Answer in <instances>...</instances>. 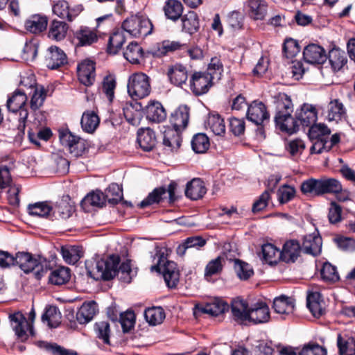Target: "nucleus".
Returning a JSON list of instances; mask_svg holds the SVG:
<instances>
[{"label": "nucleus", "instance_id": "1", "mask_svg": "<svg viewBox=\"0 0 355 355\" xmlns=\"http://www.w3.org/2000/svg\"><path fill=\"white\" fill-rule=\"evenodd\" d=\"M119 258L111 255L107 259L85 262L87 275L95 280H110L114 277L118 272H121V279L125 282H130L132 272L130 263L123 262L119 268Z\"/></svg>", "mask_w": 355, "mask_h": 355}, {"label": "nucleus", "instance_id": "2", "mask_svg": "<svg viewBox=\"0 0 355 355\" xmlns=\"http://www.w3.org/2000/svg\"><path fill=\"white\" fill-rule=\"evenodd\" d=\"M276 115L275 121L277 127L282 132L288 135L295 133L299 130L298 121L292 117L293 105L291 97L285 93H279L275 96Z\"/></svg>", "mask_w": 355, "mask_h": 355}, {"label": "nucleus", "instance_id": "3", "mask_svg": "<svg viewBox=\"0 0 355 355\" xmlns=\"http://www.w3.org/2000/svg\"><path fill=\"white\" fill-rule=\"evenodd\" d=\"M15 266H19L25 273L33 272L35 278L40 279L52 268L53 264L42 256L18 252L15 254Z\"/></svg>", "mask_w": 355, "mask_h": 355}, {"label": "nucleus", "instance_id": "4", "mask_svg": "<svg viewBox=\"0 0 355 355\" xmlns=\"http://www.w3.org/2000/svg\"><path fill=\"white\" fill-rule=\"evenodd\" d=\"M301 190L304 193L314 196L335 193L341 190V183L335 178H311L302 182Z\"/></svg>", "mask_w": 355, "mask_h": 355}, {"label": "nucleus", "instance_id": "5", "mask_svg": "<svg viewBox=\"0 0 355 355\" xmlns=\"http://www.w3.org/2000/svg\"><path fill=\"white\" fill-rule=\"evenodd\" d=\"M154 259L157 263L151 266V271L162 273L168 287H175L180 277L176 263L173 261H168L164 253H157Z\"/></svg>", "mask_w": 355, "mask_h": 355}, {"label": "nucleus", "instance_id": "6", "mask_svg": "<svg viewBox=\"0 0 355 355\" xmlns=\"http://www.w3.org/2000/svg\"><path fill=\"white\" fill-rule=\"evenodd\" d=\"M121 28L131 37L139 38L151 34L153 26L146 17L136 15L125 19L122 23Z\"/></svg>", "mask_w": 355, "mask_h": 355}, {"label": "nucleus", "instance_id": "7", "mask_svg": "<svg viewBox=\"0 0 355 355\" xmlns=\"http://www.w3.org/2000/svg\"><path fill=\"white\" fill-rule=\"evenodd\" d=\"M128 93L134 99L143 98L150 93L149 77L144 73H135L128 80Z\"/></svg>", "mask_w": 355, "mask_h": 355}, {"label": "nucleus", "instance_id": "8", "mask_svg": "<svg viewBox=\"0 0 355 355\" xmlns=\"http://www.w3.org/2000/svg\"><path fill=\"white\" fill-rule=\"evenodd\" d=\"M58 134L60 143L68 148L70 153L82 155L88 153L89 141L74 135L69 129H60Z\"/></svg>", "mask_w": 355, "mask_h": 355}, {"label": "nucleus", "instance_id": "9", "mask_svg": "<svg viewBox=\"0 0 355 355\" xmlns=\"http://www.w3.org/2000/svg\"><path fill=\"white\" fill-rule=\"evenodd\" d=\"M27 101L26 94L19 89L14 92L7 101L8 110L12 112H19L18 129L24 130L25 123L28 116L27 109L25 107Z\"/></svg>", "mask_w": 355, "mask_h": 355}, {"label": "nucleus", "instance_id": "10", "mask_svg": "<svg viewBox=\"0 0 355 355\" xmlns=\"http://www.w3.org/2000/svg\"><path fill=\"white\" fill-rule=\"evenodd\" d=\"M331 133L329 128L324 123H313L309 126L308 135L311 140H315L310 148L311 154H320L326 150L324 137Z\"/></svg>", "mask_w": 355, "mask_h": 355}, {"label": "nucleus", "instance_id": "11", "mask_svg": "<svg viewBox=\"0 0 355 355\" xmlns=\"http://www.w3.org/2000/svg\"><path fill=\"white\" fill-rule=\"evenodd\" d=\"M10 324L18 338L24 340L28 337V333L33 336L32 324L28 322L21 312H15L9 315Z\"/></svg>", "mask_w": 355, "mask_h": 355}, {"label": "nucleus", "instance_id": "12", "mask_svg": "<svg viewBox=\"0 0 355 355\" xmlns=\"http://www.w3.org/2000/svg\"><path fill=\"white\" fill-rule=\"evenodd\" d=\"M25 157L26 159H23V163H18L17 166L13 162H11L9 166H0V189H4L13 184L10 174V170L17 168L20 171H23L24 168H33L35 162L33 157Z\"/></svg>", "mask_w": 355, "mask_h": 355}, {"label": "nucleus", "instance_id": "13", "mask_svg": "<svg viewBox=\"0 0 355 355\" xmlns=\"http://www.w3.org/2000/svg\"><path fill=\"white\" fill-rule=\"evenodd\" d=\"M213 80L210 73L195 72L191 78V89L196 96L205 94L212 86Z\"/></svg>", "mask_w": 355, "mask_h": 355}, {"label": "nucleus", "instance_id": "14", "mask_svg": "<svg viewBox=\"0 0 355 355\" xmlns=\"http://www.w3.org/2000/svg\"><path fill=\"white\" fill-rule=\"evenodd\" d=\"M166 192H168V193L170 202H173L175 199V184L173 183H171L168 185V189H166L164 187H159L155 189L151 193H150L148 195V196L145 199H144L139 203V207L141 208H144L155 203H159L162 200L163 196L165 195Z\"/></svg>", "mask_w": 355, "mask_h": 355}, {"label": "nucleus", "instance_id": "15", "mask_svg": "<svg viewBox=\"0 0 355 355\" xmlns=\"http://www.w3.org/2000/svg\"><path fill=\"white\" fill-rule=\"evenodd\" d=\"M247 118L250 121L260 125L265 121L268 120L269 114L262 102L254 101L248 107Z\"/></svg>", "mask_w": 355, "mask_h": 355}, {"label": "nucleus", "instance_id": "16", "mask_svg": "<svg viewBox=\"0 0 355 355\" xmlns=\"http://www.w3.org/2000/svg\"><path fill=\"white\" fill-rule=\"evenodd\" d=\"M303 58L306 62L312 64H321L327 60L325 50L320 45L310 44L303 51Z\"/></svg>", "mask_w": 355, "mask_h": 355}, {"label": "nucleus", "instance_id": "17", "mask_svg": "<svg viewBox=\"0 0 355 355\" xmlns=\"http://www.w3.org/2000/svg\"><path fill=\"white\" fill-rule=\"evenodd\" d=\"M296 119L299 124L303 127H309L315 123L318 119V113L316 108L311 104L304 103L300 109L296 110Z\"/></svg>", "mask_w": 355, "mask_h": 355}, {"label": "nucleus", "instance_id": "18", "mask_svg": "<svg viewBox=\"0 0 355 355\" xmlns=\"http://www.w3.org/2000/svg\"><path fill=\"white\" fill-rule=\"evenodd\" d=\"M189 119V109L187 105L179 106L170 117L173 131L180 132L188 124Z\"/></svg>", "mask_w": 355, "mask_h": 355}, {"label": "nucleus", "instance_id": "19", "mask_svg": "<svg viewBox=\"0 0 355 355\" xmlns=\"http://www.w3.org/2000/svg\"><path fill=\"white\" fill-rule=\"evenodd\" d=\"M94 62L85 60L78 65V76L79 81L85 86H90L95 81Z\"/></svg>", "mask_w": 355, "mask_h": 355}, {"label": "nucleus", "instance_id": "20", "mask_svg": "<svg viewBox=\"0 0 355 355\" xmlns=\"http://www.w3.org/2000/svg\"><path fill=\"white\" fill-rule=\"evenodd\" d=\"M322 245V238L314 232L304 236L301 249L306 254L316 256L320 253Z\"/></svg>", "mask_w": 355, "mask_h": 355}, {"label": "nucleus", "instance_id": "21", "mask_svg": "<svg viewBox=\"0 0 355 355\" xmlns=\"http://www.w3.org/2000/svg\"><path fill=\"white\" fill-rule=\"evenodd\" d=\"M67 63V55L60 48L52 46L48 49L46 64L48 68L55 69Z\"/></svg>", "mask_w": 355, "mask_h": 355}, {"label": "nucleus", "instance_id": "22", "mask_svg": "<svg viewBox=\"0 0 355 355\" xmlns=\"http://www.w3.org/2000/svg\"><path fill=\"white\" fill-rule=\"evenodd\" d=\"M195 309L201 313L217 316L228 310L229 306L223 300L215 298L205 305H196Z\"/></svg>", "mask_w": 355, "mask_h": 355}, {"label": "nucleus", "instance_id": "23", "mask_svg": "<svg viewBox=\"0 0 355 355\" xmlns=\"http://www.w3.org/2000/svg\"><path fill=\"white\" fill-rule=\"evenodd\" d=\"M146 119L156 123L164 121L166 118V112L161 103L150 101L145 109Z\"/></svg>", "mask_w": 355, "mask_h": 355}, {"label": "nucleus", "instance_id": "24", "mask_svg": "<svg viewBox=\"0 0 355 355\" xmlns=\"http://www.w3.org/2000/svg\"><path fill=\"white\" fill-rule=\"evenodd\" d=\"M270 319V310L263 302H259L250 308L248 321L254 324L265 323Z\"/></svg>", "mask_w": 355, "mask_h": 355}, {"label": "nucleus", "instance_id": "25", "mask_svg": "<svg viewBox=\"0 0 355 355\" xmlns=\"http://www.w3.org/2000/svg\"><path fill=\"white\" fill-rule=\"evenodd\" d=\"M181 142L182 139L180 132L171 129L164 132L163 146L166 153H178Z\"/></svg>", "mask_w": 355, "mask_h": 355}, {"label": "nucleus", "instance_id": "26", "mask_svg": "<svg viewBox=\"0 0 355 355\" xmlns=\"http://www.w3.org/2000/svg\"><path fill=\"white\" fill-rule=\"evenodd\" d=\"M137 141L141 149L149 152L155 146V133L149 128L139 129L137 132Z\"/></svg>", "mask_w": 355, "mask_h": 355}, {"label": "nucleus", "instance_id": "27", "mask_svg": "<svg viewBox=\"0 0 355 355\" xmlns=\"http://www.w3.org/2000/svg\"><path fill=\"white\" fill-rule=\"evenodd\" d=\"M272 307L277 313L282 315L285 318L286 315L293 313L295 301L291 297L281 295L274 299Z\"/></svg>", "mask_w": 355, "mask_h": 355}, {"label": "nucleus", "instance_id": "28", "mask_svg": "<svg viewBox=\"0 0 355 355\" xmlns=\"http://www.w3.org/2000/svg\"><path fill=\"white\" fill-rule=\"evenodd\" d=\"M307 307L314 317H320L324 313V302L319 292H311L306 297Z\"/></svg>", "mask_w": 355, "mask_h": 355}, {"label": "nucleus", "instance_id": "29", "mask_svg": "<svg viewBox=\"0 0 355 355\" xmlns=\"http://www.w3.org/2000/svg\"><path fill=\"white\" fill-rule=\"evenodd\" d=\"M250 309L248 303L239 297L232 300L231 311L234 320L237 321H248Z\"/></svg>", "mask_w": 355, "mask_h": 355}, {"label": "nucleus", "instance_id": "30", "mask_svg": "<svg viewBox=\"0 0 355 355\" xmlns=\"http://www.w3.org/2000/svg\"><path fill=\"white\" fill-rule=\"evenodd\" d=\"M27 210L32 216L51 220L52 204L49 202H37L28 205Z\"/></svg>", "mask_w": 355, "mask_h": 355}, {"label": "nucleus", "instance_id": "31", "mask_svg": "<svg viewBox=\"0 0 355 355\" xmlns=\"http://www.w3.org/2000/svg\"><path fill=\"white\" fill-rule=\"evenodd\" d=\"M167 75L171 83L177 86L184 84L188 78L186 67L180 64L171 66L168 68Z\"/></svg>", "mask_w": 355, "mask_h": 355}, {"label": "nucleus", "instance_id": "32", "mask_svg": "<svg viewBox=\"0 0 355 355\" xmlns=\"http://www.w3.org/2000/svg\"><path fill=\"white\" fill-rule=\"evenodd\" d=\"M98 310L97 304L94 301L85 302L76 313V319L80 324H86L91 321Z\"/></svg>", "mask_w": 355, "mask_h": 355}, {"label": "nucleus", "instance_id": "33", "mask_svg": "<svg viewBox=\"0 0 355 355\" xmlns=\"http://www.w3.org/2000/svg\"><path fill=\"white\" fill-rule=\"evenodd\" d=\"M206 193L204 182L200 178H193L187 184L185 195L191 200L201 198Z\"/></svg>", "mask_w": 355, "mask_h": 355}, {"label": "nucleus", "instance_id": "34", "mask_svg": "<svg viewBox=\"0 0 355 355\" xmlns=\"http://www.w3.org/2000/svg\"><path fill=\"white\" fill-rule=\"evenodd\" d=\"M300 243L297 241L291 240L285 243L281 250L282 260L285 262H294L301 251Z\"/></svg>", "mask_w": 355, "mask_h": 355}, {"label": "nucleus", "instance_id": "35", "mask_svg": "<svg viewBox=\"0 0 355 355\" xmlns=\"http://www.w3.org/2000/svg\"><path fill=\"white\" fill-rule=\"evenodd\" d=\"M48 19L45 16L34 15L26 21V29L31 33L38 34L46 28Z\"/></svg>", "mask_w": 355, "mask_h": 355}, {"label": "nucleus", "instance_id": "36", "mask_svg": "<svg viewBox=\"0 0 355 355\" xmlns=\"http://www.w3.org/2000/svg\"><path fill=\"white\" fill-rule=\"evenodd\" d=\"M163 10L167 19L176 21L182 16L183 6L178 0H167Z\"/></svg>", "mask_w": 355, "mask_h": 355}, {"label": "nucleus", "instance_id": "37", "mask_svg": "<svg viewBox=\"0 0 355 355\" xmlns=\"http://www.w3.org/2000/svg\"><path fill=\"white\" fill-rule=\"evenodd\" d=\"M261 259L269 265L276 264L282 260L281 250L271 243L263 244L261 247Z\"/></svg>", "mask_w": 355, "mask_h": 355}, {"label": "nucleus", "instance_id": "38", "mask_svg": "<svg viewBox=\"0 0 355 355\" xmlns=\"http://www.w3.org/2000/svg\"><path fill=\"white\" fill-rule=\"evenodd\" d=\"M337 347L339 355H355V338L338 334Z\"/></svg>", "mask_w": 355, "mask_h": 355}, {"label": "nucleus", "instance_id": "39", "mask_svg": "<svg viewBox=\"0 0 355 355\" xmlns=\"http://www.w3.org/2000/svg\"><path fill=\"white\" fill-rule=\"evenodd\" d=\"M329 62L334 71H340L347 62V58L344 51L334 48L329 52Z\"/></svg>", "mask_w": 355, "mask_h": 355}, {"label": "nucleus", "instance_id": "40", "mask_svg": "<svg viewBox=\"0 0 355 355\" xmlns=\"http://www.w3.org/2000/svg\"><path fill=\"white\" fill-rule=\"evenodd\" d=\"M105 196L103 193L96 191L87 194L82 200L81 206L88 210L89 207H102L105 202Z\"/></svg>", "mask_w": 355, "mask_h": 355}, {"label": "nucleus", "instance_id": "41", "mask_svg": "<svg viewBox=\"0 0 355 355\" xmlns=\"http://www.w3.org/2000/svg\"><path fill=\"white\" fill-rule=\"evenodd\" d=\"M99 121V118L94 112H85L80 121L81 128L85 132L93 133L98 126Z\"/></svg>", "mask_w": 355, "mask_h": 355}, {"label": "nucleus", "instance_id": "42", "mask_svg": "<svg viewBox=\"0 0 355 355\" xmlns=\"http://www.w3.org/2000/svg\"><path fill=\"white\" fill-rule=\"evenodd\" d=\"M75 39L78 40V45L87 46L91 45L97 41L96 33L87 27H80V29L74 33Z\"/></svg>", "mask_w": 355, "mask_h": 355}, {"label": "nucleus", "instance_id": "43", "mask_svg": "<svg viewBox=\"0 0 355 355\" xmlns=\"http://www.w3.org/2000/svg\"><path fill=\"white\" fill-rule=\"evenodd\" d=\"M60 254L68 264H75L82 257L81 248L76 245H64L60 248Z\"/></svg>", "mask_w": 355, "mask_h": 355}, {"label": "nucleus", "instance_id": "44", "mask_svg": "<svg viewBox=\"0 0 355 355\" xmlns=\"http://www.w3.org/2000/svg\"><path fill=\"white\" fill-rule=\"evenodd\" d=\"M345 110L338 100L331 101L328 105L327 119L329 121L338 122L345 117Z\"/></svg>", "mask_w": 355, "mask_h": 355}, {"label": "nucleus", "instance_id": "45", "mask_svg": "<svg viewBox=\"0 0 355 355\" xmlns=\"http://www.w3.org/2000/svg\"><path fill=\"white\" fill-rule=\"evenodd\" d=\"M182 30L189 34L198 31L199 28V19L194 11H189L182 16Z\"/></svg>", "mask_w": 355, "mask_h": 355}, {"label": "nucleus", "instance_id": "46", "mask_svg": "<svg viewBox=\"0 0 355 355\" xmlns=\"http://www.w3.org/2000/svg\"><path fill=\"white\" fill-rule=\"evenodd\" d=\"M123 29L114 31L110 36L107 51L110 53L116 54L121 49L125 38Z\"/></svg>", "mask_w": 355, "mask_h": 355}, {"label": "nucleus", "instance_id": "47", "mask_svg": "<svg viewBox=\"0 0 355 355\" xmlns=\"http://www.w3.org/2000/svg\"><path fill=\"white\" fill-rule=\"evenodd\" d=\"M72 207L66 201H60L55 205H52L51 220L67 219L72 214Z\"/></svg>", "mask_w": 355, "mask_h": 355}, {"label": "nucleus", "instance_id": "48", "mask_svg": "<svg viewBox=\"0 0 355 355\" xmlns=\"http://www.w3.org/2000/svg\"><path fill=\"white\" fill-rule=\"evenodd\" d=\"M67 30L68 25L65 22L53 20L49 28V37L56 41L62 40L65 37Z\"/></svg>", "mask_w": 355, "mask_h": 355}, {"label": "nucleus", "instance_id": "49", "mask_svg": "<svg viewBox=\"0 0 355 355\" xmlns=\"http://www.w3.org/2000/svg\"><path fill=\"white\" fill-rule=\"evenodd\" d=\"M250 12L251 17L255 20H261L267 12V4L263 0H250Z\"/></svg>", "mask_w": 355, "mask_h": 355}, {"label": "nucleus", "instance_id": "50", "mask_svg": "<svg viewBox=\"0 0 355 355\" xmlns=\"http://www.w3.org/2000/svg\"><path fill=\"white\" fill-rule=\"evenodd\" d=\"M225 262V258L221 256L209 261L205 269V278L209 280L212 276L219 275L223 270Z\"/></svg>", "mask_w": 355, "mask_h": 355}, {"label": "nucleus", "instance_id": "51", "mask_svg": "<svg viewBox=\"0 0 355 355\" xmlns=\"http://www.w3.org/2000/svg\"><path fill=\"white\" fill-rule=\"evenodd\" d=\"M42 320L43 322H47L50 328H56L60 324L61 313L57 307L51 306L46 309Z\"/></svg>", "mask_w": 355, "mask_h": 355}, {"label": "nucleus", "instance_id": "52", "mask_svg": "<svg viewBox=\"0 0 355 355\" xmlns=\"http://www.w3.org/2000/svg\"><path fill=\"white\" fill-rule=\"evenodd\" d=\"M70 279V270L67 267H59L53 270L49 277V282L55 285H62Z\"/></svg>", "mask_w": 355, "mask_h": 355}, {"label": "nucleus", "instance_id": "53", "mask_svg": "<svg viewBox=\"0 0 355 355\" xmlns=\"http://www.w3.org/2000/svg\"><path fill=\"white\" fill-rule=\"evenodd\" d=\"M209 146V139L205 134L198 133L193 137L191 147L196 153L202 154L206 153Z\"/></svg>", "mask_w": 355, "mask_h": 355}, {"label": "nucleus", "instance_id": "54", "mask_svg": "<svg viewBox=\"0 0 355 355\" xmlns=\"http://www.w3.org/2000/svg\"><path fill=\"white\" fill-rule=\"evenodd\" d=\"M207 125L216 135H222L225 132L224 120L218 114H211L209 115Z\"/></svg>", "mask_w": 355, "mask_h": 355}, {"label": "nucleus", "instance_id": "55", "mask_svg": "<svg viewBox=\"0 0 355 355\" xmlns=\"http://www.w3.org/2000/svg\"><path fill=\"white\" fill-rule=\"evenodd\" d=\"M28 134L30 141L39 146L40 141L49 140L52 135V132L49 128H40L36 130L31 129Z\"/></svg>", "mask_w": 355, "mask_h": 355}, {"label": "nucleus", "instance_id": "56", "mask_svg": "<svg viewBox=\"0 0 355 355\" xmlns=\"http://www.w3.org/2000/svg\"><path fill=\"white\" fill-rule=\"evenodd\" d=\"M124 58L132 64L139 62V60L143 56L142 48L138 44L137 42H131L127 46L123 53Z\"/></svg>", "mask_w": 355, "mask_h": 355}, {"label": "nucleus", "instance_id": "57", "mask_svg": "<svg viewBox=\"0 0 355 355\" xmlns=\"http://www.w3.org/2000/svg\"><path fill=\"white\" fill-rule=\"evenodd\" d=\"M182 44L179 42L166 40L157 44L153 51V54L157 57L165 55L168 52L180 49Z\"/></svg>", "mask_w": 355, "mask_h": 355}, {"label": "nucleus", "instance_id": "58", "mask_svg": "<svg viewBox=\"0 0 355 355\" xmlns=\"http://www.w3.org/2000/svg\"><path fill=\"white\" fill-rule=\"evenodd\" d=\"M146 320L151 325H157L162 322L165 318V313L161 307H152L145 310Z\"/></svg>", "mask_w": 355, "mask_h": 355}, {"label": "nucleus", "instance_id": "59", "mask_svg": "<svg viewBox=\"0 0 355 355\" xmlns=\"http://www.w3.org/2000/svg\"><path fill=\"white\" fill-rule=\"evenodd\" d=\"M116 82L114 76H106L102 83V92L110 103H112L114 98V90Z\"/></svg>", "mask_w": 355, "mask_h": 355}, {"label": "nucleus", "instance_id": "60", "mask_svg": "<svg viewBox=\"0 0 355 355\" xmlns=\"http://www.w3.org/2000/svg\"><path fill=\"white\" fill-rule=\"evenodd\" d=\"M234 270L238 277L241 280H247L254 274L252 266L240 259L234 260Z\"/></svg>", "mask_w": 355, "mask_h": 355}, {"label": "nucleus", "instance_id": "61", "mask_svg": "<svg viewBox=\"0 0 355 355\" xmlns=\"http://www.w3.org/2000/svg\"><path fill=\"white\" fill-rule=\"evenodd\" d=\"M105 196L110 203H118L123 198L121 187L116 183H112L106 189Z\"/></svg>", "mask_w": 355, "mask_h": 355}, {"label": "nucleus", "instance_id": "62", "mask_svg": "<svg viewBox=\"0 0 355 355\" xmlns=\"http://www.w3.org/2000/svg\"><path fill=\"white\" fill-rule=\"evenodd\" d=\"M38 51V42L35 40H30L26 42L22 51L21 57L26 62H33Z\"/></svg>", "mask_w": 355, "mask_h": 355}, {"label": "nucleus", "instance_id": "63", "mask_svg": "<svg viewBox=\"0 0 355 355\" xmlns=\"http://www.w3.org/2000/svg\"><path fill=\"white\" fill-rule=\"evenodd\" d=\"M334 241L337 247L345 252H353L355 250V239L352 237L337 235Z\"/></svg>", "mask_w": 355, "mask_h": 355}, {"label": "nucleus", "instance_id": "64", "mask_svg": "<svg viewBox=\"0 0 355 355\" xmlns=\"http://www.w3.org/2000/svg\"><path fill=\"white\" fill-rule=\"evenodd\" d=\"M321 277L328 282H336L339 280V275L336 268L329 263H324L321 269Z\"/></svg>", "mask_w": 355, "mask_h": 355}]
</instances>
